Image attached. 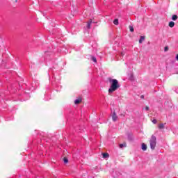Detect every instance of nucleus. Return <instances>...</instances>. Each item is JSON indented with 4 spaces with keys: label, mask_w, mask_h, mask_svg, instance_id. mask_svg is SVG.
Instances as JSON below:
<instances>
[{
    "label": "nucleus",
    "mask_w": 178,
    "mask_h": 178,
    "mask_svg": "<svg viewBox=\"0 0 178 178\" xmlns=\"http://www.w3.org/2000/svg\"><path fill=\"white\" fill-rule=\"evenodd\" d=\"M108 82L111 85L108 89V94H112V92H115L116 90L120 88V84H119V81L117 79L109 78Z\"/></svg>",
    "instance_id": "nucleus-1"
},
{
    "label": "nucleus",
    "mask_w": 178,
    "mask_h": 178,
    "mask_svg": "<svg viewBox=\"0 0 178 178\" xmlns=\"http://www.w3.org/2000/svg\"><path fill=\"white\" fill-rule=\"evenodd\" d=\"M122 56H123V55H124L123 53L121 54Z\"/></svg>",
    "instance_id": "nucleus-21"
},
{
    "label": "nucleus",
    "mask_w": 178,
    "mask_h": 178,
    "mask_svg": "<svg viewBox=\"0 0 178 178\" xmlns=\"http://www.w3.org/2000/svg\"><path fill=\"white\" fill-rule=\"evenodd\" d=\"M145 111H149V107L146 106V107H145Z\"/></svg>",
    "instance_id": "nucleus-19"
},
{
    "label": "nucleus",
    "mask_w": 178,
    "mask_h": 178,
    "mask_svg": "<svg viewBox=\"0 0 178 178\" xmlns=\"http://www.w3.org/2000/svg\"><path fill=\"white\" fill-rule=\"evenodd\" d=\"M80 102H81V99H76L75 101H74V104L76 105H78V104H80Z\"/></svg>",
    "instance_id": "nucleus-8"
},
{
    "label": "nucleus",
    "mask_w": 178,
    "mask_h": 178,
    "mask_svg": "<svg viewBox=\"0 0 178 178\" xmlns=\"http://www.w3.org/2000/svg\"><path fill=\"white\" fill-rule=\"evenodd\" d=\"M150 148L151 149H155L156 147V137L152 135L149 140Z\"/></svg>",
    "instance_id": "nucleus-2"
},
{
    "label": "nucleus",
    "mask_w": 178,
    "mask_h": 178,
    "mask_svg": "<svg viewBox=\"0 0 178 178\" xmlns=\"http://www.w3.org/2000/svg\"><path fill=\"white\" fill-rule=\"evenodd\" d=\"M159 129H165V124H159Z\"/></svg>",
    "instance_id": "nucleus-10"
},
{
    "label": "nucleus",
    "mask_w": 178,
    "mask_h": 178,
    "mask_svg": "<svg viewBox=\"0 0 178 178\" xmlns=\"http://www.w3.org/2000/svg\"><path fill=\"white\" fill-rule=\"evenodd\" d=\"M92 23V19H90L88 22V24H87V29H91V24Z\"/></svg>",
    "instance_id": "nucleus-4"
},
{
    "label": "nucleus",
    "mask_w": 178,
    "mask_h": 178,
    "mask_svg": "<svg viewBox=\"0 0 178 178\" xmlns=\"http://www.w3.org/2000/svg\"><path fill=\"white\" fill-rule=\"evenodd\" d=\"M141 149H143V151H147V145H145V143H143L141 146Z\"/></svg>",
    "instance_id": "nucleus-5"
},
{
    "label": "nucleus",
    "mask_w": 178,
    "mask_h": 178,
    "mask_svg": "<svg viewBox=\"0 0 178 178\" xmlns=\"http://www.w3.org/2000/svg\"><path fill=\"white\" fill-rule=\"evenodd\" d=\"M113 24H115V26H118V24H119V19H115Z\"/></svg>",
    "instance_id": "nucleus-12"
},
{
    "label": "nucleus",
    "mask_w": 178,
    "mask_h": 178,
    "mask_svg": "<svg viewBox=\"0 0 178 178\" xmlns=\"http://www.w3.org/2000/svg\"><path fill=\"white\" fill-rule=\"evenodd\" d=\"M168 51H169V47L166 46V47H165V48H164V51H165V52H168Z\"/></svg>",
    "instance_id": "nucleus-15"
},
{
    "label": "nucleus",
    "mask_w": 178,
    "mask_h": 178,
    "mask_svg": "<svg viewBox=\"0 0 178 178\" xmlns=\"http://www.w3.org/2000/svg\"><path fill=\"white\" fill-rule=\"evenodd\" d=\"M123 147H126V143L120 144V148H123Z\"/></svg>",
    "instance_id": "nucleus-16"
},
{
    "label": "nucleus",
    "mask_w": 178,
    "mask_h": 178,
    "mask_svg": "<svg viewBox=\"0 0 178 178\" xmlns=\"http://www.w3.org/2000/svg\"><path fill=\"white\" fill-rule=\"evenodd\" d=\"M144 40H145V37L144 36H140V38L139 40V44H142L143 41H144Z\"/></svg>",
    "instance_id": "nucleus-7"
},
{
    "label": "nucleus",
    "mask_w": 178,
    "mask_h": 178,
    "mask_svg": "<svg viewBox=\"0 0 178 178\" xmlns=\"http://www.w3.org/2000/svg\"><path fill=\"white\" fill-rule=\"evenodd\" d=\"M129 30L131 33H133V31H134V28L131 26H129Z\"/></svg>",
    "instance_id": "nucleus-14"
},
{
    "label": "nucleus",
    "mask_w": 178,
    "mask_h": 178,
    "mask_svg": "<svg viewBox=\"0 0 178 178\" xmlns=\"http://www.w3.org/2000/svg\"><path fill=\"white\" fill-rule=\"evenodd\" d=\"M102 156L105 159L106 158H109V154L108 153H102Z\"/></svg>",
    "instance_id": "nucleus-6"
},
{
    "label": "nucleus",
    "mask_w": 178,
    "mask_h": 178,
    "mask_svg": "<svg viewBox=\"0 0 178 178\" xmlns=\"http://www.w3.org/2000/svg\"><path fill=\"white\" fill-rule=\"evenodd\" d=\"M92 60L94 61L95 63L97 62V58L95 57H92Z\"/></svg>",
    "instance_id": "nucleus-17"
},
{
    "label": "nucleus",
    "mask_w": 178,
    "mask_h": 178,
    "mask_svg": "<svg viewBox=\"0 0 178 178\" xmlns=\"http://www.w3.org/2000/svg\"><path fill=\"white\" fill-rule=\"evenodd\" d=\"M156 122H157L156 120H152V123H154V124H156Z\"/></svg>",
    "instance_id": "nucleus-18"
},
{
    "label": "nucleus",
    "mask_w": 178,
    "mask_h": 178,
    "mask_svg": "<svg viewBox=\"0 0 178 178\" xmlns=\"http://www.w3.org/2000/svg\"><path fill=\"white\" fill-rule=\"evenodd\" d=\"M176 59L178 60V54L176 56Z\"/></svg>",
    "instance_id": "nucleus-20"
},
{
    "label": "nucleus",
    "mask_w": 178,
    "mask_h": 178,
    "mask_svg": "<svg viewBox=\"0 0 178 178\" xmlns=\"http://www.w3.org/2000/svg\"><path fill=\"white\" fill-rule=\"evenodd\" d=\"M172 20H174V21L177 20V15H172Z\"/></svg>",
    "instance_id": "nucleus-11"
},
{
    "label": "nucleus",
    "mask_w": 178,
    "mask_h": 178,
    "mask_svg": "<svg viewBox=\"0 0 178 178\" xmlns=\"http://www.w3.org/2000/svg\"><path fill=\"white\" fill-rule=\"evenodd\" d=\"M111 118H112V120L114 121V122H116L118 120V119L119 118L118 117V115H116L115 112H113Z\"/></svg>",
    "instance_id": "nucleus-3"
},
{
    "label": "nucleus",
    "mask_w": 178,
    "mask_h": 178,
    "mask_svg": "<svg viewBox=\"0 0 178 178\" xmlns=\"http://www.w3.org/2000/svg\"><path fill=\"white\" fill-rule=\"evenodd\" d=\"M63 162H64V163H67V162H69V160L67 159V158L64 157Z\"/></svg>",
    "instance_id": "nucleus-13"
},
{
    "label": "nucleus",
    "mask_w": 178,
    "mask_h": 178,
    "mask_svg": "<svg viewBox=\"0 0 178 178\" xmlns=\"http://www.w3.org/2000/svg\"><path fill=\"white\" fill-rule=\"evenodd\" d=\"M168 26H169V27H171V28L175 27V23L171 21L169 22Z\"/></svg>",
    "instance_id": "nucleus-9"
}]
</instances>
